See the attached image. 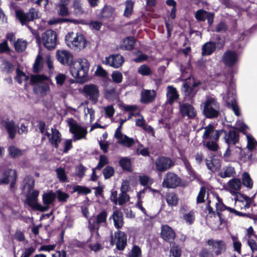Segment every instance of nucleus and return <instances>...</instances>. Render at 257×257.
Wrapping results in <instances>:
<instances>
[{
	"mask_svg": "<svg viewBox=\"0 0 257 257\" xmlns=\"http://www.w3.org/2000/svg\"><path fill=\"white\" fill-rule=\"evenodd\" d=\"M34 183V179L29 176L26 177L23 181V190L26 193L27 203L33 209H46L42 207L37 202L39 191L36 190H33Z\"/></svg>",
	"mask_w": 257,
	"mask_h": 257,
	"instance_id": "obj_1",
	"label": "nucleus"
},
{
	"mask_svg": "<svg viewBox=\"0 0 257 257\" xmlns=\"http://www.w3.org/2000/svg\"><path fill=\"white\" fill-rule=\"evenodd\" d=\"M89 69L88 60L85 58H78L71 63L70 72L74 78L83 81L87 76Z\"/></svg>",
	"mask_w": 257,
	"mask_h": 257,
	"instance_id": "obj_2",
	"label": "nucleus"
},
{
	"mask_svg": "<svg viewBox=\"0 0 257 257\" xmlns=\"http://www.w3.org/2000/svg\"><path fill=\"white\" fill-rule=\"evenodd\" d=\"M65 42L68 47L72 50L79 51L84 49L87 45V40L81 34L68 33L65 37Z\"/></svg>",
	"mask_w": 257,
	"mask_h": 257,
	"instance_id": "obj_3",
	"label": "nucleus"
},
{
	"mask_svg": "<svg viewBox=\"0 0 257 257\" xmlns=\"http://www.w3.org/2000/svg\"><path fill=\"white\" fill-rule=\"evenodd\" d=\"M32 84H36L35 91L41 96L47 95L50 91L49 83V78L44 75H33L31 78Z\"/></svg>",
	"mask_w": 257,
	"mask_h": 257,
	"instance_id": "obj_4",
	"label": "nucleus"
},
{
	"mask_svg": "<svg viewBox=\"0 0 257 257\" xmlns=\"http://www.w3.org/2000/svg\"><path fill=\"white\" fill-rule=\"evenodd\" d=\"M209 245L212 246V250L203 249L200 253L201 257H214L218 256L226 250V244L221 240L209 239Z\"/></svg>",
	"mask_w": 257,
	"mask_h": 257,
	"instance_id": "obj_5",
	"label": "nucleus"
},
{
	"mask_svg": "<svg viewBox=\"0 0 257 257\" xmlns=\"http://www.w3.org/2000/svg\"><path fill=\"white\" fill-rule=\"evenodd\" d=\"M202 105L203 113L207 117L213 118L218 115L220 106L215 97L207 96Z\"/></svg>",
	"mask_w": 257,
	"mask_h": 257,
	"instance_id": "obj_6",
	"label": "nucleus"
},
{
	"mask_svg": "<svg viewBox=\"0 0 257 257\" xmlns=\"http://www.w3.org/2000/svg\"><path fill=\"white\" fill-rule=\"evenodd\" d=\"M38 127L40 133L47 136L51 144L57 148L61 141V135L58 130L53 127L46 128L45 123L42 121L39 123Z\"/></svg>",
	"mask_w": 257,
	"mask_h": 257,
	"instance_id": "obj_7",
	"label": "nucleus"
},
{
	"mask_svg": "<svg viewBox=\"0 0 257 257\" xmlns=\"http://www.w3.org/2000/svg\"><path fill=\"white\" fill-rule=\"evenodd\" d=\"M67 122L69 127V131L73 135L72 139L74 141L86 138L87 134L86 127L81 126L72 118H69Z\"/></svg>",
	"mask_w": 257,
	"mask_h": 257,
	"instance_id": "obj_8",
	"label": "nucleus"
},
{
	"mask_svg": "<svg viewBox=\"0 0 257 257\" xmlns=\"http://www.w3.org/2000/svg\"><path fill=\"white\" fill-rule=\"evenodd\" d=\"M181 180L176 174L168 172L165 176L162 183V186L166 188L174 189L180 186Z\"/></svg>",
	"mask_w": 257,
	"mask_h": 257,
	"instance_id": "obj_9",
	"label": "nucleus"
},
{
	"mask_svg": "<svg viewBox=\"0 0 257 257\" xmlns=\"http://www.w3.org/2000/svg\"><path fill=\"white\" fill-rule=\"evenodd\" d=\"M16 15L22 25L26 24L38 18V11L34 8L30 9L29 12L26 13L22 10H17Z\"/></svg>",
	"mask_w": 257,
	"mask_h": 257,
	"instance_id": "obj_10",
	"label": "nucleus"
},
{
	"mask_svg": "<svg viewBox=\"0 0 257 257\" xmlns=\"http://www.w3.org/2000/svg\"><path fill=\"white\" fill-rule=\"evenodd\" d=\"M42 43L46 48L49 50L55 48L57 42V35L55 31L52 30L46 31L42 34Z\"/></svg>",
	"mask_w": 257,
	"mask_h": 257,
	"instance_id": "obj_11",
	"label": "nucleus"
},
{
	"mask_svg": "<svg viewBox=\"0 0 257 257\" xmlns=\"http://www.w3.org/2000/svg\"><path fill=\"white\" fill-rule=\"evenodd\" d=\"M111 243L112 244H115L117 249L123 250L127 243L126 234L119 230L115 232L114 235H111Z\"/></svg>",
	"mask_w": 257,
	"mask_h": 257,
	"instance_id": "obj_12",
	"label": "nucleus"
},
{
	"mask_svg": "<svg viewBox=\"0 0 257 257\" xmlns=\"http://www.w3.org/2000/svg\"><path fill=\"white\" fill-rule=\"evenodd\" d=\"M83 92L85 96L94 104L96 103L99 97V91L98 87L94 84L84 85Z\"/></svg>",
	"mask_w": 257,
	"mask_h": 257,
	"instance_id": "obj_13",
	"label": "nucleus"
},
{
	"mask_svg": "<svg viewBox=\"0 0 257 257\" xmlns=\"http://www.w3.org/2000/svg\"><path fill=\"white\" fill-rule=\"evenodd\" d=\"M124 62V58L120 54H112L105 57L103 64L114 68H118Z\"/></svg>",
	"mask_w": 257,
	"mask_h": 257,
	"instance_id": "obj_14",
	"label": "nucleus"
},
{
	"mask_svg": "<svg viewBox=\"0 0 257 257\" xmlns=\"http://www.w3.org/2000/svg\"><path fill=\"white\" fill-rule=\"evenodd\" d=\"M188 81H187L183 85V92L185 97H188V99L193 98L197 91V87L199 85V83H192L191 81H193V78H191L190 76L188 77Z\"/></svg>",
	"mask_w": 257,
	"mask_h": 257,
	"instance_id": "obj_15",
	"label": "nucleus"
},
{
	"mask_svg": "<svg viewBox=\"0 0 257 257\" xmlns=\"http://www.w3.org/2000/svg\"><path fill=\"white\" fill-rule=\"evenodd\" d=\"M222 133V130H215L212 125L209 124L204 127L202 138L203 140H218Z\"/></svg>",
	"mask_w": 257,
	"mask_h": 257,
	"instance_id": "obj_16",
	"label": "nucleus"
},
{
	"mask_svg": "<svg viewBox=\"0 0 257 257\" xmlns=\"http://www.w3.org/2000/svg\"><path fill=\"white\" fill-rule=\"evenodd\" d=\"M222 60L226 66L231 67L238 62V55L235 51L228 50L224 53Z\"/></svg>",
	"mask_w": 257,
	"mask_h": 257,
	"instance_id": "obj_17",
	"label": "nucleus"
},
{
	"mask_svg": "<svg viewBox=\"0 0 257 257\" xmlns=\"http://www.w3.org/2000/svg\"><path fill=\"white\" fill-rule=\"evenodd\" d=\"M223 99L227 106L232 109L236 116L240 115V110L236 104L235 96L233 91L228 92L226 96L223 97Z\"/></svg>",
	"mask_w": 257,
	"mask_h": 257,
	"instance_id": "obj_18",
	"label": "nucleus"
},
{
	"mask_svg": "<svg viewBox=\"0 0 257 257\" xmlns=\"http://www.w3.org/2000/svg\"><path fill=\"white\" fill-rule=\"evenodd\" d=\"M16 172L13 169H8L5 171L2 177L0 179L1 184H11L12 188L14 186L16 181Z\"/></svg>",
	"mask_w": 257,
	"mask_h": 257,
	"instance_id": "obj_19",
	"label": "nucleus"
},
{
	"mask_svg": "<svg viewBox=\"0 0 257 257\" xmlns=\"http://www.w3.org/2000/svg\"><path fill=\"white\" fill-rule=\"evenodd\" d=\"M107 217V213L105 211H102L97 215L96 219L93 216L88 220L89 227L91 231L95 229L96 224L98 225L101 223H105Z\"/></svg>",
	"mask_w": 257,
	"mask_h": 257,
	"instance_id": "obj_20",
	"label": "nucleus"
},
{
	"mask_svg": "<svg viewBox=\"0 0 257 257\" xmlns=\"http://www.w3.org/2000/svg\"><path fill=\"white\" fill-rule=\"evenodd\" d=\"M179 111L183 116H188L189 118H194L196 114L194 108L190 104L179 102Z\"/></svg>",
	"mask_w": 257,
	"mask_h": 257,
	"instance_id": "obj_21",
	"label": "nucleus"
},
{
	"mask_svg": "<svg viewBox=\"0 0 257 257\" xmlns=\"http://www.w3.org/2000/svg\"><path fill=\"white\" fill-rule=\"evenodd\" d=\"M155 164L157 170L161 172L165 171L173 166L172 161L169 158L164 157L157 160Z\"/></svg>",
	"mask_w": 257,
	"mask_h": 257,
	"instance_id": "obj_22",
	"label": "nucleus"
},
{
	"mask_svg": "<svg viewBox=\"0 0 257 257\" xmlns=\"http://www.w3.org/2000/svg\"><path fill=\"white\" fill-rule=\"evenodd\" d=\"M57 58L63 64L70 65L72 62L73 55L68 51L58 50L57 52Z\"/></svg>",
	"mask_w": 257,
	"mask_h": 257,
	"instance_id": "obj_23",
	"label": "nucleus"
},
{
	"mask_svg": "<svg viewBox=\"0 0 257 257\" xmlns=\"http://www.w3.org/2000/svg\"><path fill=\"white\" fill-rule=\"evenodd\" d=\"M161 235L164 240L168 242L173 241L175 237L174 231L167 225H162Z\"/></svg>",
	"mask_w": 257,
	"mask_h": 257,
	"instance_id": "obj_24",
	"label": "nucleus"
},
{
	"mask_svg": "<svg viewBox=\"0 0 257 257\" xmlns=\"http://www.w3.org/2000/svg\"><path fill=\"white\" fill-rule=\"evenodd\" d=\"M137 106L136 105H126L124 106V109L128 111H130V115H134L137 117L136 123L137 125L140 127H143L146 124V121L144 117L138 113H134V111L136 109Z\"/></svg>",
	"mask_w": 257,
	"mask_h": 257,
	"instance_id": "obj_25",
	"label": "nucleus"
},
{
	"mask_svg": "<svg viewBox=\"0 0 257 257\" xmlns=\"http://www.w3.org/2000/svg\"><path fill=\"white\" fill-rule=\"evenodd\" d=\"M167 101L170 104H172L179 97L177 89L172 86H168L167 88Z\"/></svg>",
	"mask_w": 257,
	"mask_h": 257,
	"instance_id": "obj_26",
	"label": "nucleus"
},
{
	"mask_svg": "<svg viewBox=\"0 0 257 257\" xmlns=\"http://www.w3.org/2000/svg\"><path fill=\"white\" fill-rule=\"evenodd\" d=\"M114 137L117 139L118 144L124 147H131L135 144V141L133 138H129L123 134Z\"/></svg>",
	"mask_w": 257,
	"mask_h": 257,
	"instance_id": "obj_27",
	"label": "nucleus"
},
{
	"mask_svg": "<svg viewBox=\"0 0 257 257\" xmlns=\"http://www.w3.org/2000/svg\"><path fill=\"white\" fill-rule=\"evenodd\" d=\"M156 96V92L154 90H144L141 93V101L143 103L152 102Z\"/></svg>",
	"mask_w": 257,
	"mask_h": 257,
	"instance_id": "obj_28",
	"label": "nucleus"
},
{
	"mask_svg": "<svg viewBox=\"0 0 257 257\" xmlns=\"http://www.w3.org/2000/svg\"><path fill=\"white\" fill-rule=\"evenodd\" d=\"M225 142L228 144L235 145L238 141L239 137L237 133L234 131H230L224 136Z\"/></svg>",
	"mask_w": 257,
	"mask_h": 257,
	"instance_id": "obj_29",
	"label": "nucleus"
},
{
	"mask_svg": "<svg viewBox=\"0 0 257 257\" xmlns=\"http://www.w3.org/2000/svg\"><path fill=\"white\" fill-rule=\"evenodd\" d=\"M112 218L114 226L118 229L121 228L123 224V216L119 210H116L113 212Z\"/></svg>",
	"mask_w": 257,
	"mask_h": 257,
	"instance_id": "obj_30",
	"label": "nucleus"
},
{
	"mask_svg": "<svg viewBox=\"0 0 257 257\" xmlns=\"http://www.w3.org/2000/svg\"><path fill=\"white\" fill-rule=\"evenodd\" d=\"M206 164L208 169L213 172L219 170L221 167V163L219 159L213 158L211 160H206Z\"/></svg>",
	"mask_w": 257,
	"mask_h": 257,
	"instance_id": "obj_31",
	"label": "nucleus"
},
{
	"mask_svg": "<svg viewBox=\"0 0 257 257\" xmlns=\"http://www.w3.org/2000/svg\"><path fill=\"white\" fill-rule=\"evenodd\" d=\"M55 198L56 194L52 191L44 193L42 195L43 202L44 204L46 206V207H48V205L54 201Z\"/></svg>",
	"mask_w": 257,
	"mask_h": 257,
	"instance_id": "obj_32",
	"label": "nucleus"
},
{
	"mask_svg": "<svg viewBox=\"0 0 257 257\" xmlns=\"http://www.w3.org/2000/svg\"><path fill=\"white\" fill-rule=\"evenodd\" d=\"M4 125L7 129L10 137L11 139H13L15 136L17 131V126H16L13 120L5 121L4 123Z\"/></svg>",
	"mask_w": 257,
	"mask_h": 257,
	"instance_id": "obj_33",
	"label": "nucleus"
},
{
	"mask_svg": "<svg viewBox=\"0 0 257 257\" xmlns=\"http://www.w3.org/2000/svg\"><path fill=\"white\" fill-rule=\"evenodd\" d=\"M62 22H70L74 24H85V21L83 20L70 19H53L50 20L48 23L50 25H53Z\"/></svg>",
	"mask_w": 257,
	"mask_h": 257,
	"instance_id": "obj_34",
	"label": "nucleus"
},
{
	"mask_svg": "<svg viewBox=\"0 0 257 257\" xmlns=\"http://www.w3.org/2000/svg\"><path fill=\"white\" fill-rule=\"evenodd\" d=\"M215 49L216 45L214 43L207 42L202 46V54L203 55H210L215 51Z\"/></svg>",
	"mask_w": 257,
	"mask_h": 257,
	"instance_id": "obj_35",
	"label": "nucleus"
},
{
	"mask_svg": "<svg viewBox=\"0 0 257 257\" xmlns=\"http://www.w3.org/2000/svg\"><path fill=\"white\" fill-rule=\"evenodd\" d=\"M135 43V39L133 38H126L123 40L121 44L120 47L123 49L131 50L133 49Z\"/></svg>",
	"mask_w": 257,
	"mask_h": 257,
	"instance_id": "obj_36",
	"label": "nucleus"
},
{
	"mask_svg": "<svg viewBox=\"0 0 257 257\" xmlns=\"http://www.w3.org/2000/svg\"><path fill=\"white\" fill-rule=\"evenodd\" d=\"M218 140H204L203 145L210 151L215 152L219 149V146L217 142Z\"/></svg>",
	"mask_w": 257,
	"mask_h": 257,
	"instance_id": "obj_37",
	"label": "nucleus"
},
{
	"mask_svg": "<svg viewBox=\"0 0 257 257\" xmlns=\"http://www.w3.org/2000/svg\"><path fill=\"white\" fill-rule=\"evenodd\" d=\"M228 187L233 191H238L241 188V183L239 179L233 178L228 181Z\"/></svg>",
	"mask_w": 257,
	"mask_h": 257,
	"instance_id": "obj_38",
	"label": "nucleus"
},
{
	"mask_svg": "<svg viewBox=\"0 0 257 257\" xmlns=\"http://www.w3.org/2000/svg\"><path fill=\"white\" fill-rule=\"evenodd\" d=\"M241 179L243 185L249 189L252 188L253 181L248 173L244 172L242 175Z\"/></svg>",
	"mask_w": 257,
	"mask_h": 257,
	"instance_id": "obj_39",
	"label": "nucleus"
},
{
	"mask_svg": "<svg viewBox=\"0 0 257 257\" xmlns=\"http://www.w3.org/2000/svg\"><path fill=\"white\" fill-rule=\"evenodd\" d=\"M27 42L22 39H18L15 43L14 47L16 51L22 52L27 48Z\"/></svg>",
	"mask_w": 257,
	"mask_h": 257,
	"instance_id": "obj_40",
	"label": "nucleus"
},
{
	"mask_svg": "<svg viewBox=\"0 0 257 257\" xmlns=\"http://www.w3.org/2000/svg\"><path fill=\"white\" fill-rule=\"evenodd\" d=\"M166 200L168 204L171 207L175 206L178 202V198L174 193L168 194L167 196Z\"/></svg>",
	"mask_w": 257,
	"mask_h": 257,
	"instance_id": "obj_41",
	"label": "nucleus"
},
{
	"mask_svg": "<svg viewBox=\"0 0 257 257\" xmlns=\"http://www.w3.org/2000/svg\"><path fill=\"white\" fill-rule=\"evenodd\" d=\"M181 253V247L174 244L171 247L169 257H180Z\"/></svg>",
	"mask_w": 257,
	"mask_h": 257,
	"instance_id": "obj_42",
	"label": "nucleus"
},
{
	"mask_svg": "<svg viewBox=\"0 0 257 257\" xmlns=\"http://www.w3.org/2000/svg\"><path fill=\"white\" fill-rule=\"evenodd\" d=\"M138 72L143 76H149L152 74L150 67L145 64L142 65L138 68Z\"/></svg>",
	"mask_w": 257,
	"mask_h": 257,
	"instance_id": "obj_43",
	"label": "nucleus"
},
{
	"mask_svg": "<svg viewBox=\"0 0 257 257\" xmlns=\"http://www.w3.org/2000/svg\"><path fill=\"white\" fill-rule=\"evenodd\" d=\"M67 5L63 4H59L57 5V13L61 16H68L69 15V12Z\"/></svg>",
	"mask_w": 257,
	"mask_h": 257,
	"instance_id": "obj_44",
	"label": "nucleus"
},
{
	"mask_svg": "<svg viewBox=\"0 0 257 257\" xmlns=\"http://www.w3.org/2000/svg\"><path fill=\"white\" fill-rule=\"evenodd\" d=\"M142 250L141 248L137 245H134L128 254V257H141Z\"/></svg>",
	"mask_w": 257,
	"mask_h": 257,
	"instance_id": "obj_45",
	"label": "nucleus"
},
{
	"mask_svg": "<svg viewBox=\"0 0 257 257\" xmlns=\"http://www.w3.org/2000/svg\"><path fill=\"white\" fill-rule=\"evenodd\" d=\"M43 67V58L40 55H38L33 65V70L35 72H39Z\"/></svg>",
	"mask_w": 257,
	"mask_h": 257,
	"instance_id": "obj_46",
	"label": "nucleus"
},
{
	"mask_svg": "<svg viewBox=\"0 0 257 257\" xmlns=\"http://www.w3.org/2000/svg\"><path fill=\"white\" fill-rule=\"evenodd\" d=\"M9 155L13 158H18L21 157L23 153L22 151L15 146H10L9 148Z\"/></svg>",
	"mask_w": 257,
	"mask_h": 257,
	"instance_id": "obj_47",
	"label": "nucleus"
},
{
	"mask_svg": "<svg viewBox=\"0 0 257 257\" xmlns=\"http://www.w3.org/2000/svg\"><path fill=\"white\" fill-rule=\"evenodd\" d=\"M17 75L15 77L16 80L19 83L26 81L28 79V77L19 69H17Z\"/></svg>",
	"mask_w": 257,
	"mask_h": 257,
	"instance_id": "obj_48",
	"label": "nucleus"
},
{
	"mask_svg": "<svg viewBox=\"0 0 257 257\" xmlns=\"http://www.w3.org/2000/svg\"><path fill=\"white\" fill-rule=\"evenodd\" d=\"M183 218L187 224H191L193 223L195 220V213L193 210L184 214Z\"/></svg>",
	"mask_w": 257,
	"mask_h": 257,
	"instance_id": "obj_49",
	"label": "nucleus"
},
{
	"mask_svg": "<svg viewBox=\"0 0 257 257\" xmlns=\"http://www.w3.org/2000/svg\"><path fill=\"white\" fill-rule=\"evenodd\" d=\"M234 170L233 168L228 167L219 173V176L221 178L230 177L233 175Z\"/></svg>",
	"mask_w": 257,
	"mask_h": 257,
	"instance_id": "obj_50",
	"label": "nucleus"
},
{
	"mask_svg": "<svg viewBox=\"0 0 257 257\" xmlns=\"http://www.w3.org/2000/svg\"><path fill=\"white\" fill-rule=\"evenodd\" d=\"M129 199L128 195L125 193H121L118 198L115 202L114 204L116 205H121L126 202Z\"/></svg>",
	"mask_w": 257,
	"mask_h": 257,
	"instance_id": "obj_51",
	"label": "nucleus"
},
{
	"mask_svg": "<svg viewBox=\"0 0 257 257\" xmlns=\"http://www.w3.org/2000/svg\"><path fill=\"white\" fill-rule=\"evenodd\" d=\"M73 8L76 15L80 16L84 14V11L82 8L81 3L79 1L76 0L74 2Z\"/></svg>",
	"mask_w": 257,
	"mask_h": 257,
	"instance_id": "obj_52",
	"label": "nucleus"
},
{
	"mask_svg": "<svg viewBox=\"0 0 257 257\" xmlns=\"http://www.w3.org/2000/svg\"><path fill=\"white\" fill-rule=\"evenodd\" d=\"M247 243L252 251L257 250V235H253V237L247 239Z\"/></svg>",
	"mask_w": 257,
	"mask_h": 257,
	"instance_id": "obj_53",
	"label": "nucleus"
},
{
	"mask_svg": "<svg viewBox=\"0 0 257 257\" xmlns=\"http://www.w3.org/2000/svg\"><path fill=\"white\" fill-rule=\"evenodd\" d=\"M112 81L116 83H120L122 82L123 76L121 72L114 71L111 74Z\"/></svg>",
	"mask_w": 257,
	"mask_h": 257,
	"instance_id": "obj_54",
	"label": "nucleus"
},
{
	"mask_svg": "<svg viewBox=\"0 0 257 257\" xmlns=\"http://www.w3.org/2000/svg\"><path fill=\"white\" fill-rule=\"evenodd\" d=\"M208 13L203 10H198L195 13V18L198 21H204L206 19Z\"/></svg>",
	"mask_w": 257,
	"mask_h": 257,
	"instance_id": "obj_55",
	"label": "nucleus"
},
{
	"mask_svg": "<svg viewBox=\"0 0 257 257\" xmlns=\"http://www.w3.org/2000/svg\"><path fill=\"white\" fill-rule=\"evenodd\" d=\"M134 7V3L131 1H127L125 2V8L124 12V15L126 17L130 16L132 12Z\"/></svg>",
	"mask_w": 257,
	"mask_h": 257,
	"instance_id": "obj_56",
	"label": "nucleus"
},
{
	"mask_svg": "<svg viewBox=\"0 0 257 257\" xmlns=\"http://www.w3.org/2000/svg\"><path fill=\"white\" fill-rule=\"evenodd\" d=\"M84 116L85 117H87L88 115H89L90 122H92L95 118V111L92 108L88 107H84Z\"/></svg>",
	"mask_w": 257,
	"mask_h": 257,
	"instance_id": "obj_57",
	"label": "nucleus"
},
{
	"mask_svg": "<svg viewBox=\"0 0 257 257\" xmlns=\"http://www.w3.org/2000/svg\"><path fill=\"white\" fill-rule=\"evenodd\" d=\"M58 200L60 202H66L69 197V195L61 190H57L55 193Z\"/></svg>",
	"mask_w": 257,
	"mask_h": 257,
	"instance_id": "obj_58",
	"label": "nucleus"
},
{
	"mask_svg": "<svg viewBox=\"0 0 257 257\" xmlns=\"http://www.w3.org/2000/svg\"><path fill=\"white\" fill-rule=\"evenodd\" d=\"M57 176L59 180L61 182H65L67 180V176L64 169L62 168H57L56 170Z\"/></svg>",
	"mask_w": 257,
	"mask_h": 257,
	"instance_id": "obj_59",
	"label": "nucleus"
},
{
	"mask_svg": "<svg viewBox=\"0 0 257 257\" xmlns=\"http://www.w3.org/2000/svg\"><path fill=\"white\" fill-rule=\"evenodd\" d=\"M73 190L74 192H77L80 194H87L91 192L90 189L88 188L79 185L75 186L73 188Z\"/></svg>",
	"mask_w": 257,
	"mask_h": 257,
	"instance_id": "obj_60",
	"label": "nucleus"
},
{
	"mask_svg": "<svg viewBox=\"0 0 257 257\" xmlns=\"http://www.w3.org/2000/svg\"><path fill=\"white\" fill-rule=\"evenodd\" d=\"M119 164L123 169L130 170L131 161L130 159L126 158H123L120 160Z\"/></svg>",
	"mask_w": 257,
	"mask_h": 257,
	"instance_id": "obj_61",
	"label": "nucleus"
},
{
	"mask_svg": "<svg viewBox=\"0 0 257 257\" xmlns=\"http://www.w3.org/2000/svg\"><path fill=\"white\" fill-rule=\"evenodd\" d=\"M139 180L141 184L144 186L151 185L153 182L151 178L145 175L140 176L139 177Z\"/></svg>",
	"mask_w": 257,
	"mask_h": 257,
	"instance_id": "obj_62",
	"label": "nucleus"
},
{
	"mask_svg": "<svg viewBox=\"0 0 257 257\" xmlns=\"http://www.w3.org/2000/svg\"><path fill=\"white\" fill-rule=\"evenodd\" d=\"M55 78L57 84L59 86H62L66 80V76L64 74L59 73L56 75Z\"/></svg>",
	"mask_w": 257,
	"mask_h": 257,
	"instance_id": "obj_63",
	"label": "nucleus"
},
{
	"mask_svg": "<svg viewBox=\"0 0 257 257\" xmlns=\"http://www.w3.org/2000/svg\"><path fill=\"white\" fill-rule=\"evenodd\" d=\"M246 138L247 139V147L249 150H252L257 145V142L249 135H246Z\"/></svg>",
	"mask_w": 257,
	"mask_h": 257,
	"instance_id": "obj_64",
	"label": "nucleus"
}]
</instances>
